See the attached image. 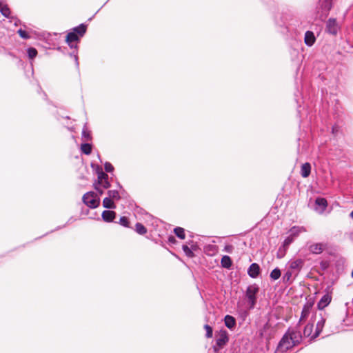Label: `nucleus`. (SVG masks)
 <instances>
[{"label":"nucleus","instance_id":"f257e3e1","mask_svg":"<svg viewBox=\"0 0 353 353\" xmlns=\"http://www.w3.org/2000/svg\"><path fill=\"white\" fill-rule=\"evenodd\" d=\"M87 30V26L83 23L80 24L79 26L73 28V31L69 32L66 36V42L71 48H77V44L73 43L78 41L79 37L84 35Z\"/></svg>","mask_w":353,"mask_h":353},{"label":"nucleus","instance_id":"f03ea898","mask_svg":"<svg viewBox=\"0 0 353 353\" xmlns=\"http://www.w3.org/2000/svg\"><path fill=\"white\" fill-rule=\"evenodd\" d=\"M326 319V314L322 312L319 314L316 312L312 316L310 321H312L314 323L316 321V329L312 336V340L316 339L320 335L324 327Z\"/></svg>","mask_w":353,"mask_h":353},{"label":"nucleus","instance_id":"7ed1b4c3","mask_svg":"<svg viewBox=\"0 0 353 353\" xmlns=\"http://www.w3.org/2000/svg\"><path fill=\"white\" fill-rule=\"evenodd\" d=\"M83 202L90 208H96L100 204V199L94 192L85 193L82 198Z\"/></svg>","mask_w":353,"mask_h":353},{"label":"nucleus","instance_id":"20e7f679","mask_svg":"<svg viewBox=\"0 0 353 353\" xmlns=\"http://www.w3.org/2000/svg\"><path fill=\"white\" fill-rule=\"evenodd\" d=\"M333 0H319L318 12L321 20H324L332 8Z\"/></svg>","mask_w":353,"mask_h":353},{"label":"nucleus","instance_id":"39448f33","mask_svg":"<svg viewBox=\"0 0 353 353\" xmlns=\"http://www.w3.org/2000/svg\"><path fill=\"white\" fill-rule=\"evenodd\" d=\"M259 288L256 284L249 285L246 290L245 296L250 305V308H254L256 302V294Z\"/></svg>","mask_w":353,"mask_h":353},{"label":"nucleus","instance_id":"423d86ee","mask_svg":"<svg viewBox=\"0 0 353 353\" xmlns=\"http://www.w3.org/2000/svg\"><path fill=\"white\" fill-rule=\"evenodd\" d=\"M94 184L98 185V186L101 187L103 189H108L110 187L108 175L102 170L101 168L97 170V182Z\"/></svg>","mask_w":353,"mask_h":353},{"label":"nucleus","instance_id":"0eeeda50","mask_svg":"<svg viewBox=\"0 0 353 353\" xmlns=\"http://www.w3.org/2000/svg\"><path fill=\"white\" fill-rule=\"evenodd\" d=\"M339 30V26L335 19H329L326 23V31L331 34H336Z\"/></svg>","mask_w":353,"mask_h":353},{"label":"nucleus","instance_id":"6e6552de","mask_svg":"<svg viewBox=\"0 0 353 353\" xmlns=\"http://www.w3.org/2000/svg\"><path fill=\"white\" fill-rule=\"evenodd\" d=\"M293 345H294L290 339L289 336L288 334H285L279 343V348H280L282 351H286Z\"/></svg>","mask_w":353,"mask_h":353},{"label":"nucleus","instance_id":"1a4fd4ad","mask_svg":"<svg viewBox=\"0 0 353 353\" xmlns=\"http://www.w3.org/2000/svg\"><path fill=\"white\" fill-rule=\"evenodd\" d=\"M303 263L304 261L302 259H298L294 261H289L288 264L289 266V269L290 270L293 271L294 272H296V273H298L301 270Z\"/></svg>","mask_w":353,"mask_h":353},{"label":"nucleus","instance_id":"9d476101","mask_svg":"<svg viewBox=\"0 0 353 353\" xmlns=\"http://www.w3.org/2000/svg\"><path fill=\"white\" fill-rule=\"evenodd\" d=\"M315 210L319 213H323L327 206V201L325 198L318 197L315 200Z\"/></svg>","mask_w":353,"mask_h":353},{"label":"nucleus","instance_id":"9b49d317","mask_svg":"<svg viewBox=\"0 0 353 353\" xmlns=\"http://www.w3.org/2000/svg\"><path fill=\"white\" fill-rule=\"evenodd\" d=\"M260 272H261L260 266L259 264H257L256 263H252L248 270V275L252 279L256 278L259 275Z\"/></svg>","mask_w":353,"mask_h":353},{"label":"nucleus","instance_id":"f8f14e48","mask_svg":"<svg viewBox=\"0 0 353 353\" xmlns=\"http://www.w3.org/2000/svg\"><path fill=\"white\" fill-rule=\"evenodd\" d=\"M229 338L226 331H221L216 341V344L219 348H222L228 342Z\"/></svg>","mask_w":353,"mask_h":353},{"label":"nucleus","instance_id":"ddd939ff","mask_svg":"<svg viewBox=\"0 0 353 353\" xmlns=\"http://www.w3.org/2000/svg\"><path fill=\"white\" fill-rule=\"evenodd\" d=\"M332 300V296L329 294H326L323 295L320 301L317 303V307L320 310L324 309L326 306H327Z\"/></svg>","mask_w":353,"mask_h":353},{"label":"nucleus","instance_id":"4468645a","mask_svg":"<svg viewBox=\"0 0 353 353\" xmlns=\"http://www.w3.org/2000/svg\"><path fill=\"white\" fill-rule=\"evenodd\" d=\"M324 248H325V245L323 243H316L312 244L309 247V250L312 254H321V252H323V251L324 250Z\"/></svg>","mask_w":353,"mask_h":353},{"label":"nucleus","instance_id":"2eb2a0df","mask_svg":"<svg viewBox=\"0 0 353 353\" xmlns=\"http://www.w3.org/2000/svg\"><path fill=\"white\" fill-rule=\"evenodd\" d=\"M116 213L112 210H104L102 212V219L105 222H112L114 219Z\"/></svg>","mask_w":353,"mask_h":353},{"label":"nucleus","instance_id":"dca6fc26","mask_svg":"<svg viewBox=\"0 0 353 353\" xmlns=\"http://www.w3.org/2000/svg\"><path fill=\"white\" fill-rule=\"evenodd\" d=\"M312 307V303H307L306 304L304 305V306L302 309L301 315L299 322H301L303 319H306L309 316Z\"/></svg>","mask_w":353,"mask_h":353},{"label":"nucleus","instance_id":"f3484780","mask_svg":"<svg viewBox=\"0 0 353 353\" xmlns=\"http://www.w3.org/2000/svg\"><path fill=\"white\" fill-rule=\"evenodd\" d=\"M316 41L314 34L311 31H307L305 34V43L307 46H312Z\"/></svg>","mask_w":353,"mask_h":353},{"label":"nucleus","instance_id":"a211bd4d","mask_svg":"<svg viewBox=\"0 0 353 353\" xmlns=\"http://www.w3.org/2000/svg\"><path fill=\"white\" fill-rule=\"evenodd\" d=\"M225 325L230 330H232L236 325V319L230 315H226L224 318Z\"/></svg>","mask_w":353,"mask_h":353},{"label":"nucleus","instance_id":"6ab92c4d","mask_svg":"<svg viewBox=\"0 0 353 353\" xmlns=\"http://www.w3.org/2000/svg\"><path fill=\"white\" fill-rule=\"evenodd\" d=\"M311 172V165L309 163H305L301 165V174L303 178L310 176Z\"/></svg>","mask_w":353,"mask_h":353},{"label":"nucleus","instance_id":"aec40b11","mask_svg":"<svg viewBox=\"0 0 353 353\" xmlns=\"http://www.w3.org/2000/svg\"><path fill=\"white\" fill-rule=\"evenodd\" d=\"M313 327H314V323L312 321H310L305 325L303 330V335L305 337H309L312 339V336L313 335Z\"/></svg>","mask_w":353,"mask_h":353},{"label":"nucleus","instance_id":"412c9836","mask_svg":"<svg viewBox=\"0 0 353 353\" xmlns=\"http://www.w3.org/2000/svg\"><path fill=\"white\" fill-rule=\"evenodd\" d=\"M288 336L294 345H295L296 343H299L301 338V335L299 331H292L289 333Z\"/></svg>","mask_w":353,"mask_h":353},{"label":"nucleus","instance_id":"4be33fe9","mask_svg":"<svg viewBox=\"0 0 353 353\" xmlns=\"http://www.w3.org/2000/svg\"><path fill=\"white\" fill-rule=\"evenodd\" d=\"M195 247L196 246L194 244H192L190 248L188 245H183L182 250L187 256L193 257L194 253L192 250H194Z\"/></svg>","mask_w":353,"mask_h":353},{"label":"nucleus","instance_id":"5701e85b","mask_svg":"<svg viewBox=\"0 0 353 353\" xmlns=\"http://www.w3.org/2000/svg\"><path fill=\"white\" fill-rule=\"evenodd\" d=\"M221 264L224 268H230L232 266V262L229 256L225 255L222 257Z\"/></svg>","mask_w":353,"mask_h":353},{"label":"nucleus","instance_id":"b1692460","mask_svg":"<svg viewBox=\"0 0 353 353\" xmlns=\"http://www.w3.org/2000/svg\"><path fill=\"white\" fill-rule=\"evenodd\" d=\"M103 206L105 208H108V209H114L116 208V205L114 203L112 199H110V197L104 198V199L103 201Z\"/></svg>","mask_w":353,"mask_h":353},{"label":"nucleus","instance_id":"393cba45","mask_svg":"<svg viewBox=\"0 0 353 353\" xmlns=\"http://www.w3.org/2000/svg\"><path fill=\"white\" fill-rule=\"evenodd\" d=\"M82 139L85 141H90L92 139L91 132L88 130L86 124L84 125L82 130Z\"/></svg>","mask_w":353,"mask_h":353},{"label":"nucleus","instance_id":"a878e982","mask_svg":"<svg viewBox=\"0 0 353 353\" xmlns=\"http://www.w3.org/2000/svg\"><path fill=\"white\" fill-rule=\"evenodd\" d=\"M0 12L4 17H6L7 18H8L10 17V8L8 7V6L3 5L1 3V1H0Z\"/></svg>","mask_w":353,"mask_h":353},{"label":"nucleus","instance_id":"bb28decb","mask_svg":"<svg viewBox=\"0 0 353 353\" xmlns=\"http://www.w3.org/2000/svg\"><path fill=\"white\" fill-rule=\"evenodd\" d=\"M135 231L139 234H145L147 232V229L141 223H137L135 225Z\"/></svg>","mask_w":353,"mask_h":353},{"label":"nucleus","instance_id":"cd10ccee","mask_svg":"<svg viewBox=\"0 0 353 353\" xmlns=\"http://www.w3.org/2000/svg\"><path fill=\"white\" fill-rule=\"evenodd\" d=\"M174 234L181 239H184L185 237V230L181 227H176L174 229Z\"/></svg>","mask_w":353,"mask_h":353},{"label":"nucleus","instance_id":"c85d7f7f","mask_svg":"<svg viewBox=\"0 0 353 353\" xmlns=\"http://www.w3.org/2000/svg\"><path fill=\"white\" fill-rule=\"evenodd\" d=\"M281 274V270L279 268H276L270 272V278L271 279L275 281L280 278Z\"/></svg>","mask_w":353,"mask_h":353},{"label":"nucleus","instance_id":"c756f323","mask_svg":"<svg viewBox=\"0 0 353 353\" xmlns=\"http://www.w3.org/2000/svg\"><path fill=\"white\" fill-rule=\"evenodd\" d=\"M294 272L288 269L283 276L284 283H292V277Z\"/></svg>","mask_w":353,"mask_h":353},{"label":"nucleus","instance_id":"7c9ffc66","mask_svg":"<svg viewBox=\"0 0 353 353\" xmlns=\"http://www.w3.org/2000/svg\"><path fill=\"white\" fill-rule=\"evenodd\" d=\"M81 150L85 154H90L92 152V146L90 144L85 143L81 144Z\"/></svg>","mask_w":353,"mask_h":353},{"label":"nucleus","instance_id":"2f4dec72","mask_svg":"<svg viewBox=\"0 0 353 353\" xmlns=\"http://www.w3.org/2000/svg\"><path fill=\"white\" fill-rule=\"evenodd\" d=\"M108 197L114 200H119L121 199L120 194L117 190H109L108 192Z\"/></svg>","mask_w":353,"mask_h":353},{"label":"nucleus","instance_id":"473e14b6","mask_svg":"<svg viewBox=\"0 0 353 353\" xmlns=\"http://www.w3.org/2000/svg\"><path fill=\"white\" fill-rule=\"evenodd\" d=\"M305 231L303 228H299V227H293L290 230L291 236L294 238L296 236H298L301 232Z\"/></svg>","mask_w":353,"mask_h":353},{"label":"nucleus","instance_id":"72a5a7b5","mask_svg":"<svg viewBox=\"0 0 353 353\" xmlns=\"http://www.w3.org/2000/svg\"><path fill=\"white\" fill-rule=\"evenodd\" d=\"M27 52L28 57L31 59H34L37 55V50L34 48H29Z\"/></svg>","mask_w":353,"mask_h":353},{"label":"nucleus","instance_id":"f704fd0d","mask_svg":"<svg viewBox=\"0 0 353 353\" xmlns=\"http://www.w3.org/2000/svg\"><path fill=\"white\" fill-rule=\"evenodd\" d=\"M119 223L123 227H129L128 219L126 216H121L119 219Z\"/></svg>","mask_w":353,"mask_h":353},{"label":"nucleus","instance_id":"c9c22d12","mask_svg":"<svg viewBox=\"0 0 353 353\" xmlns=\"http://www.w3.org/2000/svg\"><path fill=\"white\" fill-rule=\"evenodd\" d=\"M17 33L19 34V36L21 38L25 39H28L30 37L29 34L26 30H23L22 29L18 30Z\"/></svg>","mask_w":353,"mask_h":353},{"label":"nucleus","instance_id":"e433bc0d","mask_svg":"<svg viewBox=\"0 0 353 353\" xmlns=\"http://www.w3.org/2000/svg\"><path fill=\"white\" fill-rule=\"evenodd\" d=\"M204 328L206 330L205 336L207 338H211L212 336V328L209 325H205Z\"/></svg>","mask_w":353,"mask_h":353},{"label":"nucleus","instance_id":"4c0bfd02","mask_svg":"<svg viewBox=\"0 0 353 353\" xmlns=\"http://www.w3.org/2000/svg\"><path fill=\"white\" fill-rule=\"evenodd\" d=\"M104 169L107 172H111L114 170V167L109 162H105L104 164Z\"/></svg>","mask_w":353,"mask_h":353},{"label":"nucleus","instance_id":"58836bf2","mask_svg":"<svg viewBox=\"0 0 353 353\" xmlns=\"http://www.w3.org/2000/svg\"><path fill=\"white\" fill-rule=\"evenodd\" d=\"M294 237L292 236L291 235H290L289 236H288L285 240H284V242H283V246H286L288 247L289 245H290L292 241H294Z\"/></svg>","mask_w":353,"mask_h":353},{"label":"nucleus","instance_id":"ea45409f","mask_svg":"<svg viewBox=\"0 0 353 353\" xmlns=\"http://www.w3.org/2000/svg\"><path fill=\"white\" fill-rule=\"evenodd\" d=\"M208 251L212 252V254L216 252V246L214 245H210L207 248Z\"/></svg>","mask_w":353,"mask_h":353},{"label":"nucleus","instance_id":"a19ab883","mask_svg":"<svg viewBox=\"0 0 353 353\" xmlns=\"http://www.w3.org/2000/svg\"><path fill=\"white\" fill-rule=\"evenodd\" d=\"M94 189L100 194H102L103 192V188L101 187L98 186L97 184H94Z\"/></svg>","mask_w":353,"mask_h":353},{"label":"nucleus","instance_id":"79ce46f5","mask_svg":"<svg viewBox=\"0 0 353 353\" xmlns=\"http://www.w3.org/2000/svg\"><path fill=\"white\" fill-rule=\"evenodd\" d=\"M168 241L170 243L174 244L176 243V239L174 236H170L168 239Z\"/></svg>","mask_w":353,"mask_h":353},{"label":"nucleus","instance_id":"37998d69","mask_svg":"<svg viewBox=\"0 0 353 353\" xmlns=\"http://www.w3.org/2000/svg\"><path fill=\"white\" fill-rule=\"evenodd\" d=\"M73 56H74V60L76 62V65H79L78 57H77V54H74Z\"/></svg>","mask_w":353,"mask_h":353},{"label":"nucleus","instance_id":"c03bdc74","mask_svg":"<svg viewBox=\"0 0 353 353\" xmlns=\"http://www.w3.org/2000/svg\"><path fill=\"white\" fill-rule=\"evenodd\" d=\"M232 245H226V246L225 247V250L227 252H230V250L232 249Z\"/></svg>","mask_w":353,"mask_h":353},{"label":"nucleus","instance_id":"a18cd8bd","mask_svg":"<svg viewBox=\"0 0 353 353\" xmlns=\"http://www.w3.org/2000/svg\"><path fill=\"white\" fill-rule=\"evenodd\" d=\"M350 216L353 219V210L350 212Z\"/></svg>","mask_w":353,"mask_h":353},{"label":"nucleus","instance_id":"49530a36","mask_svg":"<svg viewBox=\"0 0 353 353\" xmlns=\"http://www.w3.org/2000/svg\"><path fill=\"white\" fill-rule=\"evenodd\" d=\"M351 276H352V277L353 278V270H352V273H351Z\"/></svg>","mask_w":353,"mask_h":353}]
</instances>
